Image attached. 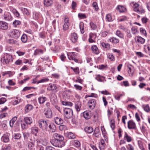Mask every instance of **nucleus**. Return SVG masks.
I'll use <instances>...</instances> for the list:
<instances>
[{"instance_id": "1", "label": "nucleus", "mask_w": 150, "mask_h": 150, "mask_svg": "<svg viewBox=\"0 0 150 150\" xmlns=\"http://www.w3.org/2000/svg\"><path fill=\"white\" fill-rule=\"evenodd\" d=\"M54 139L51 140L50 142L53 146L58 147L61 148L65 145V143L63 141L64 137L57 133L53 135Z\"/></svg>"}, {"instance_id": "2", "label": "nucleus", "mask_w": 150, "mask_h": 150, "mask_svg": "<svg viewBox=\"0 0 150 150\" xmlns=\"http://www.w3.org/2000/svg\"><path fill=\"white\" fill-rule=\"evenodd\" d=\"M39 127L43 130H47L48 128V121L45 120L41 119L38 122Z\"/></svg>"}, {"instance_id": "3", "label": "nucleus", "mask_w": 150, "mask_h": 150, "mask_svg": "<svg viewBox=\"0 0 150 150\" xmlns=\"http://www.w3.org/2000/svg\"><path fill=\"white\" fill-rule=\"evenodd\" d=\"M64 116L67 119L71 118L73 115V112L71 109L68 108H65L64 110Z\"/></svg>"}, {"instance_id": "4", "label": "nucleus", "mask_w": 150, "mask_h": 150, "mask_svg": "<svg viewBox=\"0 0 150 150\" xmlns=\"http://www.w3.org/2000/svg\"><path fill=\"white\" fill-rule=\"evenodd\" d=\"M3 59L4 62L6 64H9L10 62H12L13 59L11 55L7 53L4 54Z\"/></svg>"}, {"instance_id": "5", "label": "nucleus", "mask_w": 150, "mask_h": 150, "mask_svg": "<svg viewBox=\"0 0 150 150\" xmlns=\"http://www.w3.org/2000/svg\"><path fill=\"white\" fill-rule=\"evenodd\" d=\"M32 136H31L29 138V139L30 141H28L27 143L28 144V148L30 150H33L35 146L33 142L35 141V140L34 138H32Z\"/></svg>"}, {"instance_id": "6", "label": "nucleus", "mask_w": 150, "mask_h": 150, "mask_svg": "<svg viewBox=\"0 0 150 150\" xmlns=\"http://www.w3.org/2000/svg\"><path fill=\"white\" fill-rule=\"evenodd\" d=\"M10 34L12 37L17 38L19 37L20 33L18 30H13L11 31Z\"/></svg>"}, {"instance_id": "7", "label": "nucleus", "mask_w": 150, "mask_h": 150, "mask_svg": "<svg viewBox=\"0 0 150 150\" xmlns=\"http://www.w3.org/2000/svg\"><path fill=\"white\" fill-rule=\"evenodd\" d=\"M69 19L67 17H65L64 19V23L63 26V29L66 31L69 29Z\"/></svg>"}, {"instance_id": "8", "label": "nucleus", "mask_w": 150, "mask_h": 150, "mask_svg": "<svg viewBox=\"0 0 150 150\" xmlns=\"http://www.w3.org/2000/svg\"><path fill=\"white\" fill-rule=\"evenodd\" d=\"M127 124V127L129 129H135L137 128L136 124L132 120L128 121Z\"/></svg>"}, {"instance_id": "9", "label": "nucleus", "mask_w": 150, "mask_h": 150, "mask_svg": "<svg viewBox=\"0 0 150 150\" xmlns=\"http://www.w3.org/2000/svg\"><path fill=\"white\" fill-rule=\"evenodd\" d=\"M68 59L70 60H74L75 62H78V59L76 58V54L74 52L70 53L69 54H67Z\"/></svg>"}, {"instance_id": "10", "label": "nucleus", "mask_w": 150, "mask_h": 150, "mask_svg": "<svg viewBox=\"0 0 150 150\" xmlns=\"http://www.w3.org/2000/svg\"><path fill=\"white\" fill-rule=\"evenodd\" d=\"M10 134L6 133L4 134L1 138V140L4 143H7L9 141Z\"/></svg>"}, {"instance_id": "11", "label": "nucleus", "mask_w": 150, "mask_h": 150, "mask_svg": "<svg viewBox=\"0 0 150 150\" xmlns=\"http://www.w3.org/2000/svg\"><path fill=\"white\" fill-rule=\"evenodd\" d=\"M88 103L89 108L90 109H93L96 105V100L93 99L90 100Z\"/></svg>"}, {"instance_id": "12", "label": "nucleus", "mask_w": 150, "mask_h": 150, "mask_svg": "<svg viewBox=\"0 0 150 150\" xmlns=\"http://www.w3.org/2000/svg\"><path fill=\"white\" fill-rule=\"evenodd\" d=\"M8 27V24L4 21H0V29L3 30H7Z\"/></svg>"}, {"instance_id": "13", "label": "nucleus", "mask_w": 150, "mask_h": 150, "mask_svg": "<svg viewBox=\"0 0 150 150\" xmlns=\"http://www.w3.org/2000/svg\"><path fill=\"white\" fill-rule=\"evenodd\" d=\"M2 18L5 21H9L11 19V14L8 12H5L4 15L2 16Z\"/></svg>"}, {"instance_id": "14", "label": "nucleus", "mask_w": 150, "mask_h": 150, "mask_svg": "<svg viewBox=\"0 0 150 150\" xmlns=\"http://www.w3.org/2000/svg\"><path fill=\"white\" fill-rule=\"evenodd\" d=\"M78 38V37L76 33H73L71 34V40L72 42L75 43L77 42Z\"/></svg>"}, {"instance_id": "15", "label": "nucleus", "mask_w": 150, "mask_h": 150, "mask_svg": "<svg viewBox=\"0 0 150 150\" xmlns=\"http://www.w3.org/2000/svg\"><path fill=\"white\" fill-rule=\"evenodd\" d=\"M135 42L139 44H143L145 41V39L139 36H137L135 38Z\"/></svg>"}, {"instance_id": "16", "label": "nucleus", "mask_w": 150, "mask_h": 150, "mask_svg": "<svg viewBox=\"0 0 150 150\" xmlns=\"http://www.w3.org/2000/svg\"><path fill=\"white\" fill-rule=\"evenodd\" d=\"M45 117L47 118H51L52 117V112L50 109H48L45 113Z\"/></svg>"}, {"instance_id": "17", "label": "nucleus", "mask_w": 150, "mask_h": 150, "mask_svg": "<svg viewBox=\"0 0 150 150\" xmlns=\"http://www.w3.org/2000/svg\"><path fill=\"white\" fill-rule=\"evenodd\" d=\"M92 52L96 54H98L99 53V51L96 45H93L91 47Z\"/></svg>"}, {"instance_id": "18", "label": "nucleus", "mask_w": 150, "mask_h": 150, "mask_svg": "<svg viewBox=\"0 0 150 150\" xmlns=\"http://www.w3.org/2000/svg\"><path fill=\"white\" fill-rule=\"evenodd\" d=\"M55 123L57 125H61L63 123L64 121L63 119L58 117H56L54 118Z\"/></svg>"}, {"instance_id": "19", "label": "nucleus", "mask_w": 150, "mask_h": 150, "mask_svg": "<svg viewBox=\"0 0 150 150\" xmlns=\"http://www.w3.org/2000/svg\"><path fill=\"white\" fill-rule=\"evenodd\" d=\"M50 99L51 101L54 104H56L57 102V97L54 94H52L50 97Z\"/></svg>"}, {"instance_id": "20", "label": "nucleus", "mask_w": 150, "mask_h": 150, "mask_svg": "<svg viewBox=\"0 0 150 150\" xmlns=\"http://www.w3.org/2000/svg\"><path fill=\"white\" fill-rule=\"evenodd\" d=\"M23 137L26 143L28 141V138H29L31 136H32V138L33 137V135H31L30 136L28 132H25L23 133Z\"/></svg>"}, {"instance_id": "21", "label": "nucleus", "mask_w": 150, "mask_h": 150, "mask_svg": "<svg viewBox=\"0 0 150 150\" xmlns=\"http://www.w3.org/2000/svg\"><path fill=\"white\" fill-rule=\"evenodd\" d=\"M81 106V102L77 101L75 103V108L77 112L80 110V108Z\"/></svg>"}, {"instance_id": "22", "label": "nucleus", "mask_w": 150, "mask_h": 150, "mask_svg": "<svg viewBox=\"0 0 150 150\" xmlns=\"http://www.w3.org/2000/svg\"><path fill=\"white\" fill-rule=\"evenodd\" d=\"M44 4L45 6L48 7L52 5L53 1L52 0H44Z\"/></svg>"}, {"instance_id": "23", "label": "nucleus", "mask_w": 150, "mask_h": 150, "mask_svg": "<svg viewBox=\"0 0 150 150\" xmlns=\"http://www.w3.org/2000/svg\"><path fill=\"white\" fill-rule=\"evenodd\" d=\"M124 139L126 140L128 142H131L132 140V137L128 135L126 132H125L124 136Z\"/></svg>"}, {"instance_id": "24", "label": "nucleus", "mask_w": 150, "mask_h": 150, "mask_svg": "<svg viewBox=\"0 0 150 150\" xmlns=\"http://www.w3.org/2000/svg\"><path fill=\"white\" fill-rule=\"evenodd\" d=\"M96 76L95 77V79L99 81L103 82L105 78V77L101 76L99 74L96 75Z\"/></svg>"}, {"instance_id": "25", "label": "nucleus", "mask_w": 150, "mask_h": 150, "mask_svg": "<svg viewBox=\"0 0 150 150\" xmlns=\"http://www.w3.org/2000/svg\"><path fill=\"white\" fill-rule=\"evenodd\" d=\"M24 121L27 124L30 125L32 122L31 118L29 117H26L24 118Z\"/></svg>"}, {"instance_id": "26", "label": "nucleus", "mask_w": 150, "mask_h": 150, "mask_svg": "<svg viewBox=\"0 0 150 150\" xmlns=\"http://www.w3.org/2000/svg\"><path fill=\"white\" fill-rule=\"evenodd\" d=\"M106 144L105 143L104 140L102 139L100 141V144H99V148L100 150H104L105 149Z\"/></svg>"}, {"instance_id": "27", "label": "nucleus", "mask_w": 150, "mask_h": 150, "mask_svg": "<svg viewBox=\"0 0 150 150\" xmlns=\"http://www.w3.org/2000/svg\"><path fill=\"white\" fill-rule=\"evenodd\" d=\"M33 106L30 104H28L25 107V112H28L32 110Z\"/></svg>"}, {"instance_id": "28", "label": "nucleus", "mask_w": 150, "mask_h": 150, "mask_svg": "<svg viewBox=\"0 0 150 150\" xmlns=\"http://www.w3.org/2000/svg\"><path fill=\"white\" fill-rule=\"evenodd\" d=\"M85 132L88 133H92L93 131V129L91 127H86L84 129Z\"/></svg>"}, {"instance_id": "29", "label": "nucleus", "mask_w": 150, "mask_h": 150, "mask_svg": "<svg viewBox=\"0 0 150 150\" xmlns=\"http://www.w3.org/2000/svg\"><path fill=\"white\" fill-rule=\"evenodd\" d=\"M11 146L9 144L3 145L1 150H11Z\"/></svg>"}, {"instance_id": "30", "label": "nucleus", "mask_w": 150, "mask_h": 150, "mask_svg": "<svg viewBox=\"0 0 150 150\" xmlns=\"http://www.w3.org/2000/svg\"><path fill=\"white\" fill-rule=\"evenodd\" d=\"M83 114L84 117L86 120L89 119L91 117V115H89V112L87 111L84 112Z\"/></svg>"}, {"instance_id": "31", "label": "nucleus", "mask_w": 150, "mask_h": 150, "mask_svg": "<svg viewBox=\"0 0 150 150\" xmlns=\"http://www.w3.org/2000/svg\"><path fill=\"white\" fill-rule=\"evenodd\" d=\"M116 9L119 11L120 12H124L126 11V8L123 6H118L117 7Z\"/></svg>"}, {"instance_id": "32", "label": "nucleus", "mask_w": 150, "mask_h": 150, "mask_svg": "<svg viewBox=\"0 0 150 150\" xmlns=\"http://www.w3.org/2000/svg\"><path fill=\"white\" fill-rule=\"evenodd\" d=\"M46 100L47 98L45 97H40L38 98V100L40 104L43 103Z\"/></svg>"}, {"instance_id": "33", "label": "nucleus", "mask_w": 150, "mask_h": 150, "mask_svg": "<svg viewBox=\"0 0 150 150\" xmlns=\"http://www.w3.org/2000/svg\"><path fill=\"white\" fill-rule=\"evenodd\" d=\"M110 42L115 44H116L119 42V40L115 38L112 37L110 39Z\"/></svg>"}, {"instance_id": "34", "label": "nucleus", "mask_w": 150, "mask_h": 150, "mask_svg": "<svg viewBox=\"0 0 150 150\" xmlns=\"http://www.w3.org/2000/svg\"><path fill=\"white\" fill-rule=\"evenodd\" d=\"M21 40L22 42L24 43H25L28 40L27 35L25 34H23L21 37Z\"/></svg>"}, {"instance_id": "35", "label": "nucleus", "mask_w": 150, "mask_h": 150, "mask_svg": "<svg viewBox=\"0 0 150 150\" xmlns=\"http://www.w3.org/2000/svg\"><path fill=\"white\" fill-rule=\"evenodd\" d=\"M17 119V117L15 116L13 117L12 119L10 120V127H13V124Z\"/></svg>"}, {"instance_id": "36", "label": "nucleus", "mask_w": 150, "mask_h": 150, "mask_svg": "<svg viewBox=\"0 0 150 150\" xmlns=\"http://www.w3.org/2000/svg\"><path fill=\"white\" fill-rule=\"evenodd\" d=\"M72 143L73 145L77 147H79L80 146V143L79 141L77 140H73Z\"/></svg>"}, {"instance_id": "37", "label": "nucleus", "mask_w": 150, "mask_h": 150, "mask_svg": "<svg viewBox=\"0 0 150 150\" xmlns=\"http://www.w3.org/2000/svg\"><path fill=\"white\" fill-rule=\"evenodd\" d=\"M67 135L69 139H73L76 137V136L74 134L71 132H68L67 133Z\"/></svg>"}, {"instance_id": "38", "label": "nucleus", "mask_w": 150, "mask_h": 150, "mask_svg": "<svg viewBox=\"0 0 150 150\" xmlns=\"http://www.w3.org/2000/svg\"><path fill=\"white\" fill-rule=\"evenodd\" d=\"M56 88L57 87L55 85L53 84L50 85L47 88V89L49 91L54 90H55Z\"/></svg>"}, {"instance_id": "39", "label": "nucleus", "mask_w": 150, "mask_h": 150, "mask_svg": "<svg viewBox=\"0 0 150 150\" xmlns=\"http://www.w3.org/2000/svg\"><path fill=\"white\" fill-rule=\"evenodd\" d=\"M108 57L111 61H114L115 58L113 54L111 53H108Z\"/></svg>"}, {"instance_id": "40", "label": "nucleus", "mask_w": 150, "mask_h": 150, "mask_svg": "<svg viewBox=\"0 0 150 150\" xmlns=\"http://www.w3.org/2000/svg\"><path fill=\"white\" fill-rule=\"evenodd\" d=\"M48 127H49L52 132H54L55 129V126L54 124L52 123L49 125H48Z\"/></svg>"}, {"instance_id": "41", "label": "nucleus", "mask_w": 150, "mask_h": 150, "mask_svg": "<svg viewBox=\"0 0 150 150\" xmlns=\"http://www.w3.org/2000/svg\"><path fill=\"white\" fill-rule=\"evenodd\" d=\"M116 35L121 38H124V35L119 30H117L116 33Z\"/></svg>"}, {"instance_id": "42", "label": "nucleus", "mask_w": 150, "mask_h": 150, "mask_svg": "<svg viewBox=\"0 0 150 150\" xmlns=\"http://www.w3.org/2000/svg\"><path fill=\"white\" fill-rule=\"evenodd\" d=\"M101 45L103 48H105L107 50H109L110 49V45L108 43H105L104 42H102Z\"/></svg>"}, {"instance_id": "43", "label": "nucleus", "mask_w": 150, "mask_h": 150, "mask_svg": "<svg viewBox=\"0 0 150 150\" xmlns=\"http://www.w3.org/2000/svg\"><path fill=\"white\" fill-rule=\"evenodd\" d=\"M21 11L24 14H25L27 16H28L30 15V13L27 8H21Z\"/></svg>"}, {"instance_id": "44", "label": "nucleus", "mask_w": 150, "mask_h": 150, "mask_svg": "<svg viewBox=\"0 0 150 150\" xmlns=\"http://www.w3.org/2000/svg\"><path fill=\"white\" fill-rule=\"evenodd\" d=\"M84 24L82 22L81 23L79 24V28L80 29V31L82 34L84 33Z\"/></svg>"}, {"instance_id": "45", "label": "nucleus", "mask_w": 150, "mask_h": 150, "mask_svg": "<svg viewBox=\"0 0 150 150\" xmlns=\"http://www.w3.org/2000/svg\"><path fill=\"white\" fill-rule=\"evenodd\" d=\"M115 121L113 119L111 120L110 122V127L113 130L115 129Z\"/></svg>"}, {"instance_id": "46", "label": "nucleus", "mask_w": 150, "mask_h": 150, "mask_svg": "<svg viewBox=\"0 0 150 150\" xmlns=\"http://www.w3.org/2000/svg\"><path fill=\"white\" fill-rule=\"evenodd\" d=\"M12 11L14 15L17 17H19L20 16V14L18 11L15 9L13 8L12 10Z\"/></svg>"}, {"instance_id": "47", "label": "nucleus", "mask_w": 150, "mask_h": 150, "mask_svg": "<svg viewBox=\"0 0 150 150\" xmlns=\"http://www.w3.org/2000/svg\"><path fill=\"white\" fill-rule=\"evenodd\" d=\"M92 6L94 8L95 10L96 11L98 10L99 8L98 6L97 3L96 2H94L93 3Z\"/></svg>"}, {"instance_id": "48", "label": "nucleus", "mask_w": 150, "mask_h": 150, "mask_svg": "<svg viewBox=\"0 0 150 150\" xmlns=\"http://www.w3.org/2000/svg\"><path fill=\"white\" fill-rule=\"evenodd\" d=\"M91 28L93 30H94L97 28V26L93 22H91L90 23Z\"/></svg>"}, {"instance_id": "49", "label": "nucleus", "mask_w": 150, "mask_h": 150, "mask_svg": "<svg viewBox=\"0 0 150 150\" xmlns=\"http://www.w3.org/2000/svg\"><path fill=\"white\" fill-rule=\"evenodd\" d=\"M43 52V51L41 49L36 50H35L34 54L36 55L39 54H42Z\"/></svg>"}, {"instance_id": "50", "label": "nucleus", "mask_w": 150, "mask_h": 150, "mask_svg": "<svg viewBox=\"0 0 150 150\" xmlns=\"http://www.w3.org/2000/svg\"><path fill=\"white\" fill-rule=\"evenodd\" d=\"M131 30L133 34L135 35L138 32L137 28L134 27H132L131 28Z\"/></svg>"}, {"instance_id": "51", "label": "nucleus", "mask_w": 150, "mask_h": 150, "mask_svg": "<svg viewBox=\"0 0 150 150\" xmlns=\"http://www.w3.org/2000/svg\"><path fill=\"white\" fill-rule=\"evenodd\" d=\"M21 24V22L18 20H15L13 22V24L15 27H16L17 25H20Z\"/></svg>"}, {"instance_id": "52", "label": "nucleus", "mask_w": 150, "mask_h": 150, "mask_svg": "<svg viewBox=\"0 0 150 150\" xmlns=\"http://www.w3.org/2000/svg\"><path fill=\"white\" fill-rule=\"evenodd\" d=\"M126 33V35L127 37L129 38H130L132 37V35L131 33L130 30L128 29L125 31Z\"/></svg>"}, {"instance_id": "53", "label": "nucleus", "mask_w": 150, "mask_h": 150, "mask_svg": "<svg viewBox=\"0 0 150 150\" xmlns=\"http://www.w3.org/2000/svg\"><path fill=\"white\" fill-rule=\"evenodd\" d=\"M21 134H15L14 135V138L15 139H18L21 138Z\"/></svg>"}, {"instance_id": "54", "label": "nucleus", "mask_w": 150, "mask_h": 150, "mask_svg": "<svg viewBox=\"0 0 150 150\" xmlns=\"http://www.w3.org/2000/svg\"><path fill=\"white\" fill-rule=\"evenodd\" d=\"M140 32L141 34L144 35H146V30L143 29V28H140Z\"/></svg>"}, {"instance_id": "55", "label": "nucleus", "mask_w": 150, "mask_h": 150, "mask_svg": "<svg viewBox=\"0 0 150 150\" xmlns=\"http://www.w3.org/2000/svg\"><path fill=\"white\" fill-rule=\"evenodd\" d=\"M143 108L144 110L146 112H148L150 111V108L148 104L146 105Z\"/></svg>"}, {"instance_id": "56", "label": "nucleus", "mask_w": 150, "mask_h": 150, "mask_svg": "<svg viewBox=\"0 0 150 150\" xmlns=\"http://www.w3.org/2000/svg\"><path fill=\"white\" fill-rule=\"evenodd\" d=\"M33 17L35 19H37L39 16V13L36 12L33 13Z\"/></svg>"}, {"instance_id": "57", "label": "nucleus", "mask_w": 150, "mask_h": 150, "mask_svg": "<svg viewBox=\"0 0 150 150\" xmlns=\"http://www.w3.org/2000/svg\"><path fill=\"white\" fill-rule=\"evenodd\" d=\"M40 37L42 39L45 38V35L44 32H40L39 34Z\"/></svg>"}, {"instance_id": "58", "label": "nucleus", "mask_w": 150, "mask_h": 150, "mask_svg": "<svg viewBox=\"0 0 150 150\" xmlns=\"http://www.w3.org/2000/svg\"><path fill=\"white\" fill-rule=\"evenodd\" d=\"M123 96L122 94H117V95L115 96V99L118 100H119L120 99V97L122 96Z\"/></svg>"}, {"instance_id": "59", "label": "nucleus", "mask_w": 150, "mask_h": 150, "mask_svg": "<svg viewBox=\"0 0 150 150\" xmlns=\"http://www.w3.org/2000/svg\"><path fill=\"white\" fill-rule=\"evenodd\" d=\"M126 147L128 150H134L133 146L130 144H128Z\"/></svg>"}, {"instance_id": "60", "label": "nucleus", "mask_w": 150, "mask_h": 150, "mask_svg": "<svg viewBox=\"0 0 150 150\" xmlns=\"http://www.w3.org/2000/svg\"><path fill=\"white\" fill-rule=\"evenodd\" d=\"M106 19L108 21H112V18L110 15L109 14H107L106 16Z\"/></svg>"}, {"instance_id": "61", "label": "nucleus", "mask_w": 150, "mask_h": 150, "mask_svg": "<svg viewBox=\"0 0 150 150\" xmlns=\"http://www.w3.org/2000/svg\"><path fill=\"white\" fill-rule=\"evenodd\" d=\"M66 127L63 125H61L59 127V129L60 131H62L66 129Z\"/></svg>"}, {"instance_id": "62", "label": "nucleus", "mask_w": 150, "mask_h": 150, "mask_svg": "<svg viewBox=\"0 0 150 150\" xmlns=\"http://www.w3.org/2000/svg\"><path fill=\"white\" fill-rule=\"evenodd\" d=\"M78 17L81 19H83L86 18V16L85 14L79 13L78 15Z\"/></svg>"}, {"instance_id": "63", "label": "nucleus", "mask_w": 150, "mask_h": 150, "mask_svg": "<svg viewBox=\"0 0 150 150\" xmlns=\"http://www.w3.org/2000/svg\"><path fill=\"white\" fill-rule=\"evenodd\" d=\"M45 150H55V149L51 146H47L46 147Z\"/></svg>"}, {"instance_id": "64", "label": "nucleus", "mask_w": 150, "mask_h": 150, "mask_svg": "<svg viewBox=\"0 0 150 150\" xmlns=\"http://www.w3.org/2000/svg\"><path fill=\"white\" fill-rule=\"evenodd\" d=\"M74 87L75 88L78 90H81L82 89V87L81 86L78 85L76 84H75L74 85Z\"/></svg>"}]
</instances>
